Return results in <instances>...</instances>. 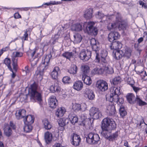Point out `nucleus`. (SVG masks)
Listing matches in <instances>:
<instances>
[{
    "label": "nucleus",
    "mask_w": 147,
    "mask_h": 147,
    "mask_svg": "<svg viewBox=\"0 0 147 147\" xmlns=\"http://www.w3.org/2000/svg\"><path fill=\"white\" fill-rule=\"evenodd\" d=\"M38 85L37 83L34 82V83L30 85L28 90V94L31 99L40 102L42 101V95L41 92H38L37 90Z\"/></svg>",
    "instance_id": "1"
},
{
    "label": "nucleus",
    "mask_w": 147,
    "mask_h": 147,
    "mask_svg": "<svg viewBox=\"0 0 147 147\" xmlns=\"http://www.w3.org/2000/svg\"><path fill=\"white\" fill-rule=\"evenodd\" d=\"M110 92L109 100L110 102L113 101L116 102L119 105L123 103V99L119 97V96L121 94L120 87H111L110 89Z\"/></svg>",
    "instance_id": "2"
},
{
    "label": "nucleus",
    "mask_w": 147,
    "mask_h": 147,
    "mask_svg": "<svg viewBox=\"0 0 147 147\" xmlns=\"http://www.w3.org/2000/svg\"><path fill=\"white\" fill-rule=\"evenodd\" d=\"M51 57V55H46L42 60L40 66L38 67L37 70L36 71V74L37 76H39L41 80L42 78L44 71L48 68L50 58Z\"/></svg>",
    "instance_id": "3"
},
{
    "label": "nucleus",
    "mask_w": 147,
    "mask_h": 147,
    "mask_svg": "<svg viewBox=\"0 0 147 147\" xmlns=\"http://www.w3.org/2000/svg\"><path fill=\"white\" fill-rule=\"evenodd\" d=\"M94 23L93 22H86L83 25L84 30L88 34L95 36L98 33L97 28L94 26Z\"/></svg>",
    "instance_id": "4"
},
{
    "label": "nucleus",
    "mask_w": 147,
    "mask_h": 147,
    "mask_svg": "<svg viewBox=\"0 0 147 147\" xmlns=\"http://www.w3.org/2000/svg\"><path fill=\"white\" fill-rule=\"evenodd\" d=\"M112 129H102L101 134L109 141H113L115 140L118 136V131L112 134Z\"/></svg>",
    "instance_id": "5"
},
{
    "label": "nucleus",
    "mask_w": 147,
    "mask_h": 147,
    "mask_svg": "<svg viewBox=\"0 0 147 147\" xmlns=\"http://www.w3.org/2000/svg\"><path fill=\"white\" fill-rule=\"evenodd\" d=\"M116 126L115 122L108 118L103 119L101 125V129H116Z\"/></svg>",
    "instance_id": "6"
},
{
    "label": "nucleus",
    "mask_w": 147,
    "mask_h": 147,
    "mask_svg": "<svg viewBox=\"0 0 147 147\" xmlns=\"http://www.w3.org/2000/svg\"><path fill=\"white\" fill-rule=\"evenodd\" d=\"M107 51H103L102 52L100 55L101 59L100 58V55H99V52L98 53L99 61H97L95 58V61L96 62L100 63L101 65H102L103 67H105L106 66H107L109 65L108 61H109V57L107 56Z\"/></svg>",
    "instance_id": "7"
},
{
    "label": "nucleus",
    "mask_w": 147,
    "mask_h": 147,
    "mask_svg": "<svg viewBox=\"0 0 147 147\" xmlns=\"http://www.w3.org/2000/svg\"><path fill=\"white\" fill-rule=\"evenodd\" d=\"M116 18L117 29V28L120 30L124 31L125 30L127 26V24L125 22L122 21L121 16L119 13H117L116 16Z\"/></svg>",
    "instance_id": "8"
},
{
    "label": "nucleus",
    "mask_w": 147,
    "mask_h": 147,
    "mask_svg": "<svg viewBox=\"0 0 147 147\" xmlns=\"http://www.w3.org/2000/svg\"><path fill=\"white\" fill-rule=\"evenodd\" d=\"M91 52L88 50L82 49L80 52L78 57L83 61H87L91 58Z\"/></svg>",
    "instance_id": "9"
},
{
    "label": "nucleus",
    "mask_w": 147,
    "mask_h": 147,
    "mask_svg": "<svg viewBox=\"0 0 147 147\" xmlns=\"http://www.w3.org/2000/svg\"><path fill=\"white\" fill-rule=\"evenodd\" d=\"M23 53L20 52L16 51L13 52L12 55V65L13 68L15 71L17 70V61L18 57H21L23 56Z\"/></svg>",
    "instance_id": "10"
},
{
    "label": "nucleus",
    "mask_w": 147,
    "mask_h": 147,
    "mask_svg": "<svg viewBox=\"0 0 147 147\" xmlns=\"http://www.w3.org/2000/svg\"><path fill=\"white\" fill-rule=\"evenodd\" d=\"M90 43L92 46L93 51L95 52L96 54V59L97 61H98V53L99 52L100 48L98 42L94 38H92L90 41Z\"/></svg>",
    "instance_id": "11"
},
{
    "label": "nucleus",
    "mask_w": 147,
    "mask_h": 147,
    "mask_svg": "<svg viewBox=\"0 0 147 147\" xmlns=\"http://www.w3.org/2000/svg\"><path fill=\"white\" fill-rule=\"evenodd\" d=\"M34 117L31 115H27L24 119V121L25 124L24 129L27 128V129H32L33 127L32 124L34 123Z\"/></svg>",
    "instance_id": "12"
},
{
    "label": "nucleus",
    "mask_w": 147,
    "mask_h": 147,
    "mask_svg": "<svg viewBox=\"0 0 147 147\" xmlns=\"http://www.w3.org/2000/svg\"><path fill=\"white\" fill-rule=\"evenodd\" d=\"M96 86L100 91H105L108 89V84L106 82L101 80L98 81L96 83Z\"/></svg>",
    "instance_id": "13"
},
{
    "label": "nucleus",
    "mask_w": 147,
    "mask_h": 147,
    "mask_svg": "<svg viewBox=\"0 0 147 147\" xmlns=\"http://www.w3.org/2000/svg\"><path fill=\"white\" fill-rule=\"evenodd\" d=\"M90 114L93 116L94 119H98L101 116V114L98 109L94 107H92L90 109Z\"/></svg>",
    "instance_id": "14"
},
{
    "label": "nucleus",
    "mask_w": 147,
    "mask_h": 147,
    "mask_svg": "<svg viewBox=\"0 0 147 147\" xmlns=\"http://www.w3.org/2000/svg\"><path fill=\"white\" fill-rule=\"evenodd\" d=\"M84 94L86 98H88L89 100H93L95 97V95L93 92L88 88H86L85 89Z\"/></svg>",
    "instance_id": "15"
},
{
    "label": "nucleus",
    "mask_w": 147,
    "mask_h": 147,
    "mask_svg": "<svg viewBox=\"0 0 147 147\" xmlns=\"http://www.w3.org/2000/svg\"><path fill=\"white\" fill-rule=\"evenodd\" d=\"M80 128L91 129L93 128V124L92 123L90 120L83 121L79 124Z\"/></svg>",
    "instance_id": "16"
},
{
    "label": "nucleus",
    "mask_w": 147,
    "mask_h": 147,
    "mask_svg": "<svg viewBox=\"0 0 147 147\" xmlns=\"http://www.w3.org/2000/svg\"><path fill=\"white\" fill-rule=\"evenodd\" d=\"M120 35L118 32H111L109 34L108 38L110 42H112L118 39Z\"/></svg>",
    "instance_id": "17"
},
{
    "label": "nucleus",
    "mask_w": 147,
    "mask_h": 147,
    "mask_svg": "<svg viewBox=\"0 0 147 147\" xmlns=\"http://www.w3.org/2000/svg\"><path fill=\"white\" fill-rule=\"evenodd\" d=\"M81 140L80 136L76 134H74L71 139V143L75 146L79 145Z\"/></svg>",
    "instance_id": "18"
},
{
    "label": "nucleus",
    "mask_w": 147,
    "mask_h": 147,
    "mask_svg": "<svg viewBox=\"0 0 147 147\" xmlns=\"http://www.w3.org/2000/svg\"><path fill=\"white\" fill-rule=\"evenodd\" d=\"M49 105L51 108L53 109L56 108L58 105V102L55 96H51L49 98Z\"/></svg>",
    "instance_id": "19"
},
{
    "label": "nucleus",
    "mask_w": 147,
    "mask_h": 147,
    "mask_svg": "<svg viewBox=\"0 0 147 147\" xmlns=\"http://www.w3.org/2000/svg\"><path fill=\"white\" fill-rule=\"evenodd\" d=\"M26 111L24 109H21L16 111L15 115L16 118L19 120L24 117L25 115Z\"/></svg>",
    "instance_id": "20"
},
{
    "label": "nucleus",
    "mask_w": 147,
    "mask_h": 147,
    "mask_svg": "<svg viewBox=\"0 0 147 147\" xmlns=\"http://www.w3.org/2000/svg\"><path fill=\"white\" fill-rule=\"evenodd\" d=\"M110 48L111 49L117 50V49H121L122 47V44L121 43L116 40L112 42Z\"/></svg>",
    "instance_id": "21"
},
{
    "label": "nucleus",
    "mask_w": 147,
    "mask_h": 147,
    "mask_svg": "<svg viewBox=\"0 0 147 147\" xmlns=\"http://www.w3.org/2000/svg\"><path fill=\"white\" fill-rule=\"evenodd\" d=\"M126 98L128 102L130 104H133L135 103L136 97L133 93H128L126 96Z\"/></svg>",
    "instance_id": "22"
},
{
    "label": "nucleus",
    "mask_w": 147,
    "mask_h": 147,
    "mask_svg": "<svg viewBox=\"0 0 147 147\" xmlns=\"http://www.w3.org/2000/svg\"><path fill=\"white\" fill-rule=\"evenodd\" d=\"M107 113L109 115H113L115 114L116 110L115 106L113 105H109L107 107Z\"/></svg>",
    "instance_id": "23"
},
{
    "label": "nucleus",
    "mask_w": 147,
    "mask_h": 147,
    "mask_svg": "<svg viewBox=\"0 0 147 147\" xmlns=\"http://www.w3.org/2000/svg\"><path fill=\"white\" fill-rule=\"evenodd\" d=\"M123 51L121 50L114 51L113 55L114 58L116 60H119L123 56Z\"/></svg>",
    "instance_id": "24"
},
{
    "label": "nucleus",
    "mask_w": 147,
    "mask_h": 147,
    "mask_svg": "<svg viewBox=\"0 0 147 147\" xmlns=\"http://www.w3.org/2000/svg\"><path fill=\"white\" fill-rule=\"evenodd\" d=\"M83 87V82L81 81L75 82L73 86V88L78 91L81 90Z\"/></svg>",
    "instance_id": "25"
},
{
    "label": "nucleus",
    "mask_w": 147,
    "mask_h": 147,
    "mask_svg": "<svg viewBox=\"0 0 147 147\" xmlns=\"http://www.w3.org/2000/svg\"><path fill=\"white\" fill-rule=\"evenodd\" d=\"M60 72V70L58 67H54L51 74L52 78L54 79H57L58 74Z\"/></svg>",
    "instance_id": "26"
},
{
    "label": "nucleus",
    "mask_w": 147,
    "mask_h": 147,
    "mask_svg": "<svg viewBox=\"0 0 147 147\" xmlns=\"http://www.w3.org/2000/svg\"><path fill=\"white\" fill-rule=\"evenodd\" d=\"M82 25L80 23L75 24L72 25L71 27V29L73 31H79L82 30Z\"/></svg>",
    "instance_id": "27"
},
{
    "label": "nucleus",
    "mask_w": 147,
    "mask_h": 147,
    "mask_svg": "<svg viewBox=\"0 0 147 147\" xmlns=\"http://www.w3.org/2000/svg\"><path fill=\"white\" fill-rule=\"evenodd\" d=\"M50 90L53 93L55 92L59 93L61 91V89L58 84L56 83L54 85L51 86L50 87Z\"/></svg>",
    "instance_id": "28"
},
{
    "label": "nucleus",
    "mask_w": 147,
    "mask_h": 147,
    "mask_svg": "<svg viewBox=\"0 0 147 147\" xmlns=\"http://www.w3.org/2000/svg\"><path fill=\"white\" fill-rule=\"evenodd\" d=\"M65 109L63 107L57 109L55 112V115L58 117H62L65 112Z\"/></svg>",
    "instance_id": "29"
},
{
    "label": "nucleus",
    "mask_w": 147,
    "mask_h": 147,
    "mask_svg": "<svg viewBox=\"0 0 147 147\" xmlns=\"http://www.w3.org/2000/svg\"><path fill=\"white\" fill-rule=\"evenodd\" d=\"M69 119L71 123L73 125H74L78 121V118L77 116L73 113H71L68 116Z\"/></svg>",
    "instance_id": "30"
},
{
    "label": "nucleus",
    "mask_w": 147,
    "mask_h": 147,
    "mask_svg": "<svg viewBox=\"0 0 147 147\" xmlns=\"http://www.w3.org/2000/svg\"><path fill=\"white\" fill-rule=\"evenodd\" d=\"M82 80L84 83L88 85H90L92 82L90 78L86 75L82 76Z\"/></svg>",
    "instance_id": "31"
},
{
    "label": "nucleus",
    "mask_w": 147,
    "mask_h": 147,
    "mask_svg": "<svg viewBox=\"0 0 147 147\" xmlns=\"http://www.w3.org/2000/svg\"><path fill=\"white\" fill-rule=\"evenodd\" d=\"M78 68L77 66L75 64H73L71 65L70 68L68 70V72L70 74L73 75L76 74Z\"/></svg>",
    "instance_id": "32"
},
{
    "label": "nucleus",
    "mask_w": 147,
    "mask_h": 147,
    "mask_svg": "<svg viewBox=\"0 0 147 147\" xmlns=\"http://www.w3.org/2000/svg\"><path fill=\"white\" fill-rule=\"evenodd\" d=\"M69 121V119L67 118H63L60 119L58 121V123L60 126L63 127L68 123Z\"/></svg>",
    "instance_id": "33"
},
{
    "label": "nucleus",
    "mask_w": 147,
    "mask_h": 147,
    "mask_svg": "<svg viewBox=\"0 0 147 147\" xmlns=\"http://www.w3.org/2000/svg\"><path fill=\"white\" fill-rule=\"evenodd\" d=\"M45 139L46 143L49 144L52 140V136L51 134L49 132L45 133Z\"/></svg>",
    "instance_id": "34"
},
{
    "label": "nucleus",
    "mask_w": 147,
    "mask_h": 147,
    "mask_svg": "<svg viewBox=\"0 0 147 147\" xmlns=\"http://www.w3.org/2000/svg\"><path fill=\"white\" fill-rule=\"evenodd\" d=\"M74 42L75 43H80L82 39V37L81 35L78 33L75 34L74 35Z\"/></svg>",
    "instance_id": "35"
},
{
    "label": "nucleus",
    "mask_w": 147,
    "mask_h": 147,
    "mask_svg": "<svg viewBox=\"0 0 147 147\" xmlns=\"http://www.w3.org/2000/svg\"><path fill=\"white\" fill-rule=\"evenodd\" d=\"M121 80V78L120 76H118L115 77L113 79L111 80L110 82L112 84L115 85L120 83Z\"/></svg>",
    "instance_id": "36"
},
{
    "label": "nucleus",
    "mask_w": 147,
    "mask_h": 147,
    "mask_svg": "<svg viewBox=\"0 0 147 147\" xmlns=\"http://www.w3.org/2000/svg\"><path fill=\"white\" fill-rule=\"evenodd\" d=\"M92 10L91 9L86 10L84 14V17L87 19L91 18L92 17Z\"/></svg>",
    "instance_id": "37"
},
{
    "label": "nucleus",
    "mask_w": 147,
    "mask_h": 147,
    "mask_svg": "<svg viewBox=\"0 0 147 147\" xmlns=\"http://www.w3.org/2000/svg\"><path fill=\"white\" fill-rule=\"evenodd\" d=\"M93 133H90L87 135V136L86 137V142L88 144L91 145H93Z\"/></svg>",
    "instance_id": "38"
},
{
    "label": "nucleus",
    "mask_w": 147,
    "mask_h": 147,
    "mask_svg": "<svg viewBox=\"0 0 147 147\" xmlns=\"http://www.w3.org/2000/svg\"><path fill=\"white\" fill-rule=\"evenodd\" d=\"M104 71L108 74H112L114 71L113 68L110 66L109 64L107 66L103 67Z\"/></svg>",
    "instance_id": "39"
},
{
    "label": "nucleus",
    "mask_w": 147,
    "mask_h": 147,
    "mask_svg": "<svg viewBox=\"0 0 147 147\" xmlns=\"http://www.w3.org/2000/svg\"><path fill=\"white\" fill-rule=\"evenodd\" d=\"M42 122L45 129L51 128L52 125L47 119H43Z\"/></svg>",
    "instance_id": "40"
},
{
    "label": "nucleus",
    "mask_w": 147,
    "mask_h": 147,
    "mask_svg": "<svg viewBox=\"0 0 147 147\" xmlns=\"http://www.w3.org/2000/svg\"><path fill=\"white\" fill-rule=\"evenodd\" d=\"M135 100V103H136L137 104L140 106H143L146 105V103L143 101L137 95H136Z\"/></svg>",
    "instance_id": "41"
},
{
    "label": "nucleus",
    "mask_w": 147,
    "mask_h": 147,
    "mask_svg": "<svg viewBox=\"0 0 147 147\" xmlns=\"http://www.w3.org/2000/svg\"><path fill=\"white\" fill-rule=\"evenodd\" d=\"M93 145L98 144L100 141V137L99 135L97 134H93Z\"/></svg>",
    "instance_id": "42"
},
{
    "label": "nucleus",
    "mask_w": 147,
    "mask_h": 147,
    "mask_svg": "<svg viewBox=\"0 0 147 147\" xmlns=\"http://www.w3.org/2000/svg\"><path fill=\"white\" fill-rule=\"evenodd\" d=\"M107 28L109 30H111L113 29H117L116 22L113 23H109L107 26Z\"/></svg>",
    "instance_id": "43"
},
{
    "label": "nucleus",
    "mask_w": 147,
    "mask_h": 147,
    "mask_svg": "<svg viewBox=\"0 0 147 147\" xmlns=\"http://www.w3.org/2000/svg\"><path fill=\"white\" fill-rule=\"evenodd\" d=\"M119 113L122 117H123L127 114V112L125 110L124 107L123 106L120 107L119 110Z\"/></svg>",
    "instance_id": "44"
},
{
    "label": "nucleus",
    "mask_w": 147,
    "mask_h": 147,
    "mask_svg": "<svg viewBox=\"0 0 147 147\" xmlns=\"http://www.w3.org/2000/svg\"><path fill=\"white\" fill-rule=\"evenodd\" d=\"M131 51L130 49H127L125 50V53H123L124 57L128 59L130 58L131 56Z\"/></svg>",
    "instance_id": "45"
},
{
    "label": "nucleus",
    "mask_w": 147,
    "mask_h": 147,
    "mask_svg": "<svg viewBox=\"0 0 147 147\" xmlns=\"http://www.w3.org/2000/svg\"><path fill=\"white\" fill-rule=\"evenodd\" d=\"M10 59L8 58H5L4 60V63L7 66L8 68L10 71L12 70V69L10 65Z\"/></svg>",
    "instance_id": "46"
},
{
    "label": "nucleus",
    "mask_w": 147,
    "mask_h": 147,
    "mask_svg": "<svg viewBox=\"0 0 147 147\" xmlns=\"http://www.w3.org/2000/svg\"><path fill=\"white\" fill-rule=\"evenodd\" d=\"M63 56L66 58L67 59H70L73 55V54L72 52H66L63 53Z\"/></svg>",
    "instance_id": "47"
},
{
    "label": "nucleus",
    "mask_w": 147,
    "mask_h": 147,
    "mask_svg": "<svg viewBox=\"0 0 147 147\" xmlns=\"http://www.w3.org/2000/svg\"><path fill=\"white\" fill-rule=\"evenodd\" d=\"M80 104L75 103L73 104L72 109L75 111H80Z\"/></svg>",
    "instance_id": "48"
},
{
    "label": "nucleus",
    "mask_w": 147,
    "mask_h": 147,
    "mask_svg": "<svg viewBox=\"0 0 147 147\" xmlns=\"http://www.w3.org/2000/svg\"><path fill=\"white\" fill-rule=\"evenodd\" d=\"M82 71L83 72L84 74L86 75V74L88 73L89 71V67L87 65L82 66Z\"/></svg>",
    "instance_id": "49"
},
{
    "label": "nucleus",
    "mask_w": 147,
    "mask_h": 147,
    "mask_svg": "<svg viewBox=\"0 0 147 147\" xmlns=\"http://www.w3.org/2000/svg\"><path fill=\"white\" fill-rule=\"evenodd\" d=\"M5 135L7 137L10 136L12 134L11 129H4Z\"/></svg>",
    "instance_id": "50"
},
{
    "label": "nucleus",
    "mask_w": 147,
    "mask_h": 147,
    "mask_svg": "<svg viewBox=\"0 0 147 147\" xmlns=\"http://www.w3.org/2000/svg\"><path fill=\"white\" fill-rule=\"evenodd\" d=\"M92 73L94 74H100L102 73V69H101L95 68L92 71Z\"/></svg>",
    "instance_id": "51"
},
{
    "label": "nucleus",
    "mask_w": 147,
    "mask_h": 147,
    "mask_svg": "<svg viewBox=\"0 0 147 147\" xmlns=\"http://www.w3.org/2000/svg\"><path fill=\"white\" fill-rule=\"evenodd\" d=\"M27 32V31L26 30L24 32V34L23 36L21 37V39L23 41L28 40V35Z\"/></svg>",
    "instance_id": "52"
},
{
    "label": "nucleus",
    "mask_w": 147,
    "mask_h": 147,
    "mask_svg": "<svg viewBox=\"0 0 147 147\" xmlns=\"http://www.w3.org/2000/svg\"><path fill=\"white\" fill-rule=\"evenodd\" d=\"M70 79V78L68 76H65L63 78L62 82L64 83L68 84Z\"/></svg>",
    "instance_id": "53"
},
{
    "label": "nucleus",
    "mask_w": 147,
    "mask_h": 147,
    "mask_svg": "<svg viewBox=\"0 0 147 147\" xmlns=\"http://www.w3.org/2000/svg\"><path fill=\"white\" fill-rule=\"evenodd\" d=\"M62 34L63 33V32L62 31V30L61 31H59V32L57 33V34H55L54 37V39L55 40H57L58 39L61 37L62 36H61L60 34L61 33Z\"/></svg>",
    "instance_id": "54"
},
{
    "label": "nucleus",
    "mask_w": 147,
    "mask_h": 147,
    "mask_svg": "<svg viewBox=\"0 0 147 147\" xmlns=\"http://www.w3.org/2000/svg\"><path fill=\"white\" fill-rule=\"evenodd\" d=\"M104 16L105 15L104 13L100 11L98 12V13L96 15V17L99 19H102L104 17Z\"/></svg>",
    "instance_id": "55"
},
{
    "label": "nucleus",
    "mask_w": 147,
    "mask_h": 147,
    "mask_svg": "<svg viewBox=\"0 0 147 147\" xmlns=\"http://www.w3.org/2000/svg\"><path fill=\"white\" fill-rule=\"evenodd\" d=\"M80 105V111H85L86 108V105L85 104L83 103L81 104Z\"/></svg>",
    "instance_id": "56"
},
{
    "label": "nucleus",
    "mask_w": 147,
    "mask_h": 147,
    "mask_svg": "<svg viewBox=\"0 0 147 147\" xmlns=\"http://www.w3.org/2000/svg\"><path fill=\"white\" fill-rule=\"evenodd\" d=\"M131 85L132 87L136 93L139 91L140 90V88L135 87V86H134V84H131Z\"/></svg>",
    "instance_id": "57"
},
{
    "label": "nucleus",
    "mask_w": 147,
    "mask_h": 147,
    "mask_svg": "<svg viewBox=\"0 0 147 147\" xmlns=\"http://www.w3.org/2000/svg\"><path fill=\"white\" fill-rule=\"evenodd\" d=\"M9 127L12 129H16V125L13 121H10L9 122Z\"/></svg>",
    "instance_id": "58"
},
{
    "label": "nucleus",
    "mask_w": 147,
    "mask_h": 147,
    "mask_svg": "<svg viewBox=\"0 0 147 147\" xmlns=\"http://www.w3.org/2000/svg\"><path fill=\"white\" fill-rule=\"evenodd\" d=\"M146 124L144 123V120H143L142 121H141L140 123L138 124H137V126L138 128H142V125L143 126V125H146Z\"/></svg>",
    "instance_id": "59"
},
{
    "label": "nucleus",
    "mask_w": 147,
    "mask_h": 147,
    "mask_svg": "<svg viewBox=\"0 0 147 147\" xmlns=\"http://www.w3.org/2000/svg\"><path fill=\"white\" fill-rule=\"evenodd\" d=\"M142 79L144 80H147V74H146V71H145L143 75H141Z\"/></svg>",
    "instance_id": "60"
},
{
    "label": "nucleus",
    "mask_w": 147,
    "mask_h": 147,
    "mask_svg": "<svg viewBox=\"0 0 147 147\" xmlns=\"http://www.w3.org/2000/svg\"><path fill=\"white\" fill-rule=\"evenodd\" d=\"M14 17L16 19H18L21 18V15L18 12L15 13L14 14Z\"/></svg>",
    "instance_id": "61"
},
{
    "label": "nucleus",
    "mask_w": 147,
    "mask_h": 147,
    "mask_svg": "<svg viewBox=\"0 0 147 147\" xmlns=\"http://www.w3.org/2000/svg\"><path fill=\"white\" fill-rule=\"evenodd\" d=\"M27 98V95L23 94L20 96L21 99H22V101L26 99Z\"/></svg>",
    "instance_id": "62"
},
{
    "label": "nucleus",
    "mask_w": 147,
    "mask_h": 147,
    "mask_svg": "<svg viewBox=\"0 0 147 147\" xmlns=\"http://www.w3.org/2000/svg\"><path fill=\"white\" fill-rule=\"evenodd\" d=\"M53 147H62V145L59 143H56L53 146Z\"/></svg>",
    "instance_id": "63"
},
{
    "label": "nucleus",
    "mask_w": 147,
    "mask_h": 147,
    "mask_svg": "<svg viewBox=\"0 0 147 147\" xmlns=\"http://www.w3.org/2000/svg\"><path fill=\"white\" fill-rule=\"evenodd\" d=\"M53 134H55L56 137L58 136L59 135V130H56V132H53Z\"/></svg>",
    "instance_id": "64"
}]
</instances>
